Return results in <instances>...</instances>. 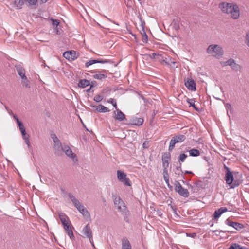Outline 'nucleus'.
<instances>
[{
	"label": "nucleus",
	"instance_id": "18",
	"mask_svg": "<svg viewBox=\"0 0 249 249\" xmlns=\"http://www.w3.org/2000/svg\"><path fill=\"white\" fill-rule=\"evenodd\" d=\"M121 241L122 249H132L131 245L126 237H123Z\"/></svg>",
	"mask_w": 249,
	"mask_h": 249
},
{
	"label": "nucleus",
	"instance_id": "13",
	"mask_svg": "<svg viewBox=\"0 0 249 249\" xmlns=\"http://www.w3.org/2000/svg\"><path fill=\"white\" fill-rule=\"evenodd\" d=\"M171 159V154L169 152H164L162 155V161L163 167H168V160Z\"/></svg>",
	"mask_w": 249,
	"mask_h": 249
},
{
	"label": "nucleus",
	"instance_id": "19",
	"mask_svg": "<svg viewBox=\"0 0 249 249\" xmlns=\"http://www.w3.org/2000/svg\"><path fill=\"white\" fill-rule=\"evenodd\" d=\"M187 102L189 104V107H192L194 109L199 112H200L203 111L202 108H198L196 107V106L194 104L195 99H189L187 98L186 100Z\"/></svg>",
	"mask_w": 249,
	"mask_h": 249
},
{
	"label": "nucleus",
	"instance_id": "50",
	"mask_svg": "<svg viewBox=\"0 0 249 249\" xmlns=\"http://www.w3.org/2000/svg\"><path fill=\"white\" fill-rule=\"evenodd\" d=\"M143 148L144 149L148 148L149 147V143L147 141H145L142 144Z\"/></svg>",
	"mask_w": 249,
	"mask_h": 249
},
{
	"label": "nucleus",
	"instance_id": "44",
	"mask_svg": "<svg viewBox=\"0 0 249 249\" xmlns=\"http://www.w3.org/2000/svg\"><path fill=\"white\" fill-rule=\"evenodd\" d=\"M234 62L235 60L231 58L228 60L227 61H226L225 64L226 65H229L231 67L233 63H234Z\"/></svg>",
	"mask_w": 249,
	"mask_h": 249
},
{
	"label": "nucleus",
	"instance_id": "4",
	"mask_svg": "<svg viewBox=\"0 0 249 249\" xmlns=\"http://www.w3.org/2000/svg\"><path fill=\"white\" fill-rule=\"evenodd\" d=\"M207 53L209 54H212L214 56H220L223 54L222 48L218 45H210L208 46Z\"/></svg>",
	"mask_w": 249,
	"mask_h": 249
},
{
	"label": "nucleus",
	"instance_id": "48",
	"mask_svg": "<svg viewBox=\"0 0 249 249\" xmlns=\"http://www.w3.org/2000/svg\"><path fill=\"white\" fill-rule=\"evenodd\" d=\"M97 84V82L95 80H93L90 82V85H89V86H90V89H92L93 87H94L95 86H96Z\"/></svg>",
	"mask_w": 249,
	"mask_h": 249
},
{
	"label": "nucleus",
	"instance_id": "42",
	"mask_svg": "<svg viewBox=\"0 0 249 249\" xmlns=\"http://www.w3.org/2000/svg\"><path fill=\"white\" fill-rule=\"evenodd\" d=\"M51 137L54 142V144L60 142L59 139L56 137L55 134H53V135L52 134Z\"/></svg>",
	"mask_w": 249,
	"mask_h": 249
},
{
	"label": "nucleus",
	"instance_id": "11",
	"mask_svg": "<svg viewBox=\"0 0 249 249\" xmlns=\"http://www.w3.org/2000/svg\"><path fill=\"white\" fill-rule=\"evenodd\" d=\"M185 85L189 90H196V84L192 79L187 78L185 81Z\"/></svg>",
	"mask_w": 249,
	"mask_h": 249
},
{
	"label": "nucleus",
	"instance_id": "12",
	"mask_svg": "<svg viewBox=\"0 0 249 249\" xmlns=\"http://www.w3.org/2000/svg\"><path fill=\"white\" fill-rule=\"evenodd\" d=\"M82 233L85 237L91 240L92 237V232L89 224H87L83 228Z\"/></svg>",
	"mask_w": 249,
	"mask_h": 249
},
{
	"label": "nucleus",
	"instance_id": "43",
	"mask_svg": "<svg viewBox=\"0 0 249 249\" xmlns=\"http://www.w3.org/2000/svg\"><path fill=\"white\" fill-rule=\"evenodd\" d=\"M25 2H27L31 6L35 5L37 2V0H26Z\"/></svg>",
	"mask_w": 249,
	"mask_h": 249
},
{
	"label": "nucleus",
	"instance_id": "59",
	"mask_svg": "<svg viewBox=\"0 0 249 249\" xmlns=\"http://www.w3.org/2000/svg\"><path fill=\"white\" fill-rule=\"evenodd\" d=\"M163 178H164V180H165L166 183L168 184V183H169V176L166 177V176H164Z\"/></svg>",
	"mask_w": 249,
	"mask_h": 249
},
{
	"label": "nucleus",
	"instance_id": "41",
	"mask_svg": "<svg viewBox=\"0 0 249 249\" xmlns=\"http://www.w3.org/2000/svg\"><path fill=\"white\" fill-rule=\"evenodd\" d=\"M138 18H139V19L140 20V22H141V28H142V30H144V27H145V22L144 20L142 19V18L141 17V16H138Z\"/></svg>",
	"mask_w": 249,
	"mask_h": 249
},
{
	"label": "nucleus",
	"instance_id": "9",
	"mask_svg": "<svg viewBox=\"0 0 249 249\" xmlns=\"http://www.w3.org/2000/svg\"><path fill=\"white\" fill-rule=\"evenodd\" d=\"M76 52L74 50H70L65 52L63 56L69 61H73L78 57Z\"/></svg>",
	"mask_w": 249,
	"mask_h": 249
},
{
	"label": "nucleus",
	"instance_id": "61",
	"mask_svg": "<svg viewBox=\"0 0 249 249\" xmlns=\"http://www.w3.org/2000/svg\"><path fill=\"white\" fill-rule=\"evenodd\" d=\"M169 206H170L171 208L172 209V210L174 211V213H176V210H177V209L176 208H175L174 206H173L172 204H169Z\"/></svg>",
	"mask_w": 249,
	"mask_h": 249
},
{
	"label": "nucleus",
	"instance_id": "62",
	"mask_svg": "<svg viewBox=\"0 0 249 249\" xmlns=\"http://www.w3.org/2000/svg\"><path fill=\"white\" fill-rule=\"evenodd\" d=\"M224 168H225V170L226 171V172L225 173H228V172H232L231 170H230V169L227 166H226L225 165H224Z\"/></svg>",
	"mask_w": 249,
	"mask_h": 249
},
{
	"label": "nucleus",
	"instance_id": "52",
	"mask_svg": "<svg viewBox=\"0 0 249 249\" xmlns=\"http://www.w3.org/2000/svg\"><path fill=\"white\" fill-rule=\"evenodd\" d=\"M25 142L27 145V146H28L29 148H31V144H30V141H29V139L25 140Z\"/></svg>",
	"mask_w": 249,
	"mask_h": 249
},
{
	"label": "nucleus",
	"instance_id": "49",
	"mask_svg": "<svg viewBox=\"0 0 249 249\" xmlns=\"http://www.w3.org/2000/svg\"><path fill=\"white\" fill-rule=\"evenodd\" d=\"M149 56L151 59H157V57H158V54L154 53H152L151 54L149 55Z\"/></svg>",
	"mask_w": 249,
	"mask_h": 249
},
{
	"label": "nucleus",
	"instance_id": "6",
	"mask_svg": "<svg viewBox=\"0 0 249 249\" xmlns=\"http://www.w3.org/2000/svg\"><path fill=\"white\" fill-rule=\"evenodd\" d=\"M113 198L114 204L117 207V209L120 212H122L127 209L124 202L120 196L113 195Z\"/></svg>",
	"mask_w": 249,
	"mask_h": 249
},
{
	"label": "nucleus",
	"instance_id": "28",
	"mask_svg": "<svg viewBox=\"0 0 249 249\" xmlns=\"http://www.w3.org/2000/svg\"><path fill=\"white\" fill-rule=\"evenodd\" d=\"M122 214L124 215V220L127 223L129 222V216L130 215V212L127 209L122 212Z\"/></svg>",
	"mask_w": 249,
	"mask_h": 249
},
{
	"label": "nucleus",
	"instance_id": "54",
	"mask_svg": "<svg viewBox=\"0 0 249 249\" xmlns=\"http://www.w3.org/2000/svg\"><path fill=\"white\" fill-rule=\"evenodd\" d=\"M173 28L176 31L178 30L179 29V26L178 24L175 23L173 25Z\"/></svg>",
	"mask_w": 249,
	"mask_h": 249
},
{
	"label": "nucleus",
	"instance_id": "8",
	"mask_svg": "<svg viewBox=\"0 0 249 249\" xmlns=\"http://www.w3.org/2000/svg\"><path fill=\"white\" fill-rule=\"evenodd\" d=\"M225 223L229 226L234 228L237 231H240L245 227L243 224L231 221L230 218H227L225 221Z\"/></svg>",
	"mask_w": 249,
	"mask_h": 249
},
{
	"label": "nucleus",
	"instance_id": "58",
	"mask_svg": "<svg viewBox=\"0 0 249 249\" xmlns=\"http://www.w3.org/2000/svg\"><path fill=\"white\" fill-rule=\"evenodd\" d=\"M22 138L24 140V141H25V140L29 139V135L27 134V133H26V134H25V135L22 134Z\"/></svg>",
	"mask_w": 249,
	"mask_h": 249
},
{
	"label": "nucleus",
	"instance_id": "27",
	"mask_svg": "<svg viewBox=\"0 0 249 249\" xmlns=\"http://www.w3.org/2000/svg\"><path fill=\"white\" fill-rule=\"evenodd\" d=\"M96 111H97L99 112L105 113V112H109L110 110L107 107L100 104L99 106H98V108L97 107Z\"/></svg>",
	"mask_w": 249,
	"mask_h": 249
},
{
	"label": "nucleus",
	"instance_id": "39",
	"mask_svg": "<svg viewBox=\"0 0 249 249\" xmlns=\"http://www.w3.org/2000/svg\"><path fill=\"white\" fill-rule=\"evenodd\" d=\"M103 99V96L100 94L96 95L93 98V100L97 103L101 102Z\"/></svg>",
	"mask_w": 249,
	"mask_h": 249
},
{
	"label": "nucleus",
	"instance_id": "38",
	"mask_svg": "<svg viewBox=\"0 0 249 249\" xmlns=\"http://www.w3.org/2000/svg\"><path fill=\"white\" fill-rule=\"evenodd\" d=\"M176 143L175 142L172 138V139L171 140L170 142L169 149H168V150L169 152H171L173 150V149H174V148L175 147V145Z\"/></svg>",
	"mask_w": 249,
	"mask_h": 249
},
{
	"label": "nucleus",
	"instance_id": "22",
	"mask_svg": "<svg viewBox=\"0 0 249 249\" xmlns=\"http://www.w3.org/2000/svg\"><path fill=\"white\" fill-rule=\"evenodd\" d=\"M90 72L91 73H96L95 74L93 75V77L94 79L102 80L103 79H105L107 77V75L106 74H104L103 73H97V72L99 71L97 70H91Z\"/></svg>",
	"mask_w": 249,
	"mask_h": 249
},
{
	"label": "nucleus",
	"instance_id": "37",
	"mask_svg": "<svg viewBox=\"0 0 249 249\" xmlns=\"http://www.w3.org/2000/svg\"><path fill=\"white\" fill-rule=\"evenodd\" d=\"M50 20L52 21V24L54 26H58L60 24V20L58 19H53L52 18H50Z\"/></svg>",
	"mask_w": 249,
	"mask_h": 249
},
{
	"label": "nucleus",
	"instance_id": "53",
	"mask_svg": "<svg viewBox=\"0 0 249 249\" xmlns=\"http://www.w3.org/2000/svg\"><path fill=\"white\" fill-rule=\"evenodd\" d=\"M54 27V31L56 33V34L57 35H60L61 33H60L59 30H58V26H55V27Z\"/></svg>",
	"mask_w": 249,
	"mask_h": 249
},
{
	"label": "nucleus",
	"instance_id": "1",
	"mask_svg": "<svg viewBox=\"0 0 249 249\" xmlns=\"http://www.w3.org/2000/svg\"><path fill=\"white\" fill-rule=\"evenodd\" d=\"M242 175L238 172L225 173L224 179L230 188L239 186L243 182Z\"/></svg>",
	"mask_w": 249,
	"mask_h": 249
},
{
	"label": "nucleus",
	"instance_id": "16",
	"mask_svg": "<svg viewBox=\"0 0 249 249\" xmlns=\"http://www.w3.org/2000/svg\"><path fill=\"white\" fill-rule=\"evenodd\" d=\"M114 114H115V116L114 117L115 120L122 121L126 119L125 114L119 109H117L116 111H114Z\"/></svg>",
	"mask_w": 249,
	"mask_h": 249
},
{
	"label": "nucleus",
	"instance_id": "35",
	"mask_svg": "<svg viewBox=\"0 0 249 249\" xmlns=\"http://www.w3.org/2000/svg\"><path fill=\"white\" fill-rule=\"evenodd\" d=\"M231 68L235 71H237L241 69V67L240 65L235 63H233L231 67Z\"/></svg>",
	"mask_w": 249,
	"mask_h": 249
},
{
	"label": "nucleus",
	"instance_id": "36",
	"mask_svg": "<svg viewBox=\"0 0 249 249\" xmlns=\"http://www.w3.org/2000/svg\"><path fill=\"white\" fill-rule=\"evenodd\" d=\"M163 55L164 54L162 53H158V57H157V59L162 64H163V61H164V58L166 59Z\"/></svg>",
	"mask_w": 249,
	"mask_h": 249
},
{
	"label": "nucleus",
	"instance_id": "30",
	"mask_svg": "<svg viewBox=\"0 0 249 249\" xmlns=\"http://www.w3.org/2000/svg\"><path fill=\"white\" fill-rule=\"evenodd\" d=\"M24 3V1L23 0H15L14 4L18 9H20L22 8V6Z\"/></svg>",
	"mask_w": 249,
	"mask_h": 249
},
{
	"label": "nucleus",
	"instance_id": "34",
	"mask_svg": "<svg viewBox=\"0 0 249 249\" xmlns=\"http://www.w3.org/2000/svg\"><path fill=\"white\" fill-rule=\"evenodd\" d=\"M22 79V83L23 85L27 88H30V81L28 80L27 77L21 78Z\"/></svg>",
	"mask_w": 249,
	"mask_h": 249
},
{
	"label": "nucleus",
	"instance_id": "2",
	"mask_svg": "<svg viewBox=\"0 0 249 249\" xmlns=\"http://www.w3.org/2000/svg\"><path fill=\"white\" fill-rule=\"evenodd\" d=\"M219 7L222 12L231 14L234 19H238L240 16L239 7L236 4L222 2L219 4Z\"/></svg>",
	"mask_w": 249,
	"mask_h": 249
},
{
	"label": "nucleus",
	"instance_id": "24",
	"mask_svg": "<svg viewBox=\"0 0 249 249\" xmlns=\"http://www.w3.org/2000/svg\"><path fill=\"white\" fill-rule=\"evenodd\" d=\"M54 148L55 154L57 155H61L63 154V148L61 142L54 144Z\"/></svg>",
	"mask_w": 249,
	"mask_h": 249
},
{
	"label": "nucleus",
	"instance_id": "15",
	"mask_svg": "<svg viewBox=\"0 0 249 249\" xmlns=\"http://www.w3.org/2000/svg\"><path fill=\"white\" fill-rule=\"evenodd\" d=\"M228 211L226 207H222L216 210L213 214V219H217L223 213Z\"/></svg>",
	"mask_w": 249,
	"mask_h": 249
},
{
	"label": "nucleus",
	"instance_id": "7",
	"mask_svg": "<svg viewBox=\"0 0 249 249\" xmlns=\"http://www.w3.org/2000/svg\"><path fill=\"white\" fill-rule=\"evenodd\" d=\"M118 179L123 183L124 185L130 186L131 185V181L128 178L126 177V174L123 171L118 170L117 171Z\"/></svg>",
	"mask_w": 249,
	"mask_h": 249
},
{
	"label": "nucleus",
	"instance_id": "55",
	"mask_svg": "<svg viewBox=\"0 0 249 249\" xmlns=\"http://www.w3.org/2000/svg\"><path fill=\"white\" fill-rule=\"evenodd\" d=\"M225 107L226 108V109H231V105L229 103H226L225 104Z\"/></svg>",
	"mask_w": 249,
	"mask_h": 249
},
{
	"label": "nucleus",
	"instance_id": "51",
	"mask_svg": "<svg viewBox=\"0 0 249 249\" xmlns=\"http://www.w3.org/2000/svg\"><path fill=\"white\" fill-rule=\"evenodd\" d=\"M62 148H63V150H62V152H65L67 149H70V147L68 145H64V146H62Z\"/></svg>",
	"mask_w": 249,
	"mask_h": 249
},
{
	"label": "nucleus",
	"instance_id": "25",
	"mask_svg": "<svg viewBox=\"0 0 249 249\" xmlns=\"http://www.w3.org/2000/svg\"><path fill=\"white\" fill-rule=\"evenodd\" d=\"M172 139L175 142L177 143L178 142H181L184 141L185 140L186 137L184 135L179 134L173 137Z\"/></svg>",
	"mask_w": 249,
	"mask_h": 249
},
{
	"label": "nucleus",
	"instance_id": "21",
	"mask_svg": "<svg viewBox=\"0 0 249 249\" xmlns=\"http://www.w3.org/2000/svg\"><path fill=\"white\" fill-rule=\"evenodd\" d=\"M17 71L21 78L24 77L26 78L25 71L24 69L20 65L16 66Z\"/></svg>",
	"mask_w": 249,
	"mask_h": 249
},
{
	"label": "nucleus",
	"instance_id": "3",
	"mask_svg": "<svg viewBox=\"0 0 249 249\" xmlns=\"http://www.w3.org/2000/svg\"><path fill=\"white\" fill-rule=\"evenodd\" d=\"M68 196L71 202L77 208V210L85 217H89L90 213L84 206L77 199L75 196L71 193L68 194Z\"/></svg>",
	"mask_w": 249,
	"mask_h": 249
},
{
	"label": "nucleus",
	"instance_id": "45",
	"mask_svg": "<svg viewBox=\"0 0 249 249\" xmlns=\"http://www.w3.org/2000/svg\"><path fill=\"white\" fill-rule=\"evenodd\" d=\"M163 167V177L165 176L168 177V170L167 168L168 167Z\"/></svg>",
	"mask_w": 249,
	"mask_h": 249
},
{
	"label": "nucleus",
	"instance_id": "64",
	"mask_svg": "<svg viewBox=\"0 0 249 249\" xmlns=\"http://www.w3.org/2000/svg\"><path fill=\"white\" fill-rule=\"evenodd\" d=\"M13 118H14V119L16 121L17 123H18V121H20V120L18 119V117L16 115H15V114H13Z\"/></svg>",
	"mask_w": 249,
	"mask_h": 249
},
{
	"label": "nucleus",
	"instance_id": "23",
	"mask_svg": "<svg viewBox=\"0 0 249 249\" xmlns=\"http://www.w3.org/2000/svg\"><path fill=\"white\" fill-rule=\"evenodd\" d=\"M90 85L89 80L87 79H80L78 83V86L81 88H85Z\"/></svg>",
	"mask_w": 249,
	"mask_h": 249
},
{
	"label": "nucleus",
	"instance_id": "10",
	"mask_svg": "<svg viewBox=\"0 0 249 249\" xmlns=\"http://www.w3.org/2000/svg\"><path fill=\"white\" fill-rule=\"evenodd\" d=\"M97 63L104 64V63H113V62L111 60H109V59L104 60L101 58H98L97 59H91L89 61L86 62L85 63V67L88 68L89 66L94 64L95 63Z\"/></svg>",
	"mask_w": 249,
	"mask_h": 249
},
{
	"label": "nucleus",
	"instance_id": "56",
	"mask_svg": "<svg viewBox=\"0 0 249 249\" xmlns=\"http://www.w3.org/2000/svg\"><path fill=\"white\" fill-rule=\"evenodd\" d=\"M187 236L191 237L192 238H195L196 236V233H192L191 234H187Z\"/></svg>",
	"mask_w": 249,
	"mask_h": 249
},
{
	"label": "nucleus",
	"instance_id": "60",
	"mask_svg": "<svg viewBox=\"0 0 249 249\" xmlns=\"http://www.w3.org/2000/svg\"><path fill=\"white\" fill-rule=\"evenodd\" d=\"M220 232H223V233H234V231H223V230H220Z\"/></svg>",
	"mask_w": 249,
	"mask_h": 249
},
{
	"label": "nucleus",
	"instance_id": "46",
	"mask_svg": "<svg viewBox=\"0 0 249 249\" xmlns=\"http://www.w3.org/2000/svg\"><path fill=\"white\" fill-rule=\"evenodd\" d=\"M246 43L249 47V31L246 34Z\"/></svg>",
	"mask_w": 249,
	"mask_h": 249
},
{
	"label": "nucleus",
	"instance_id": "33",
	"mask_svg": "<svg viewBox=\"0 0 249 249\" xmlns=\"http://www.w3.org/2000/svg\"><path fill=\"white\" fill-rule=\"evenodd\" d=\"M187 157V155L184 153H182L180 154L179 157H178V162H183L186 158Z\"/></svg>",
	"mask_w": 249,
	"mask_h": 249
},
{
	"label": "nucleus",
	"instance_id": "40",
	"mask_svg": "<svg viewBox=\"0 0 249 249\" xmlns=\"http://www.w3.org/2000/svg\"><path fill=\"white\" fill-rule=\"evenodd\" d=\"M107 102L111 104L116 109H117V103L115 100L113 98H110L107 101Z\"/></svg>",
	"mask_w": 249,
	"mask_h": 249
},
{
	"label": "nucleus",
	"instance_id": "47",
	"mask_svg": "<svg viewBox=\"0 0 249 249\" xmlns=\"http://www.w3.org/2000/svg\"><path fill=\"white\" fill-rule=\"evenodd\" d=\"M18 125L19 129L25 128L23 123L21 121H18Z\"/></svg>",
	"mask_w": 249,
	"mask_h": 249
},
{
	"label": "nucleus",
	"instance_id": "29",
	"mask_svg": "<svg viewBox=\"0 0 249 249\" xmlns=\"http://www.w3.org/2000/svg\"><path fill=\"white\" fill-rule=\"evenodd\" d=\"M189 155L192 157L198 156L200 154V151L198 150L195 148H193L192 149L189 150Z\"/></svg>",
	"mask_w": 249,
	"mask_h": 249
},
{
	"label": "nucleus",
	"instance_id": "57",
	"mask_svg": "<svg viewBox=\"0 0 249 249\" xmlns=\"http://www.w3.org/2000/svg\"><path fill=\"white\" fill-rule=\"evenodd\" d=\"M182 173H184L185 174H191L192 175H194V173L192 171H182Z\"/></svg>",
	"mask_w": 249,
	"mask_h": 249
},
{
	"label": "nucleus",
	"instance_id": "63",
	"mask_svg": "<svg viewBox=\"0 0 249 249\" xmlns=\"http://www.w3.org/2000/svg\"><path fill=\"white\" fill-rule=\"evenodd\" d=\"M107 91H110V89L108 87L107 88V89H103L102 91V93H105Z\"/></svg>",
	"mask_w": 249,
	"mask_h": 249
},
{
	"label": "nucleus",
	"instance_id": "5",
	"mask_svg": "<svg viewBox=\"0 0 249 249\" xmlns=\"http://www.w3.org/2000/svg\"><path fill=\"white\" fill-rule=\"evenodd\" d=\"M175 190L182 197H188L189 196L188 189L184 188L178 181L175 182Z\"/></svg>",
	"mask_w": 249,
	"mask_h": 249
},
{
	"label": "nucleus",
	"instance_id": "14",
	"mask_svg": "<svg viewBox=\"0 0 249 249\" xmlns=\"http://www.w3.org/2000/svg\"><path fill=\"white\" fill-rule=\"evenodd\" d=\"M64 229L69 236L70 237V239L71 240H74L75 239L74 236L73 235L72 231L71 230V228L72 227V226L71 225V222L70 223H68L67 224L64 225L63 226Z\"/></svg>",
	"mask_w": 249,
	"mask_h": 249
},
{
	"label": "nucleus",
	"instance_id": "17",
	"mask_svg": "<svg viewBox=\"0 0 249 249\" xmlns=\"http://www.w3.org/2000/svg\"><path fill=\"white\" fill-rule=\"evenodd\" d=\"M143 123V119L142 118H138L137 117H132L130 120L129 124L132 125H141Z\"/></svg>",
	"mask_w": 249,
	"mask_h": 249
},
{
	"label": "nucleus",
	"instance_id": "26",
	"mask_svg": "<svg viewBox=\"0 0 249 249\" xmlns=\"http://www.w3.org/2000/svg\"><path fill=\"white\" fill-rule=\"evenodd\" d=\"M229 249H249L245 246H242L238 243H232L229 248Z\"/></svg>",
	"mask_w": 249,
	"mask_h": 249
},
{
	"label": "nucleus",
	"instance_id": "32",
	"mask_svg": "<svg viewBox=\"0 0 249 249\" xmlns=\"http://www.w3.org/2000/svg\"><path fill=\"white\" fill-rule=\"evenodd\" d=\"M66 155L68 156H69V157H71V158H74V157H76V154H74L72 150L71 149V148H70V149H67L65 152Z\"/></svg>",
	"mask_w": 249,
	"mask_h": 249
},
{
	"label": "nucleus",
	"instance_id": "31",
	"mask_svg": "<svg viewBox=\"0 0 249 249\" xmlns=\"http://www.w3.org/2000/svg\"><path fill=\"white\" fill-rule=\"evenodd\" d=\"M141 35L142 36V41L143 43H147L148 41V36L146 34L145 30H142L141 32Z\"/></svg>",
	"mask_w": 249,
	"mask_h": 249
},
{
	"label": "nucleus",
	"instance_id": "20",
	"mask_svg": "<svg viewBox=\"0 0 249 249\" xmlns=\"http://www.w3.org/2000/svg\"><path fill=\"white\" fill-rule=\"evenodd\" d=\"M59 216L63 226L67 224L68 223H70L71 222L70 221L69 217L66 215L65 213H61L59 214Z\"/></svg>",
	"mask_w": 249,
	"mask_h": 249
}]
</instances>
